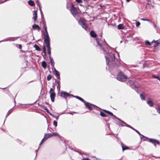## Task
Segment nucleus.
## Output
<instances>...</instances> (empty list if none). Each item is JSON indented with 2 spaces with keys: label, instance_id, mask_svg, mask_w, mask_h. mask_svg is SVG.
<instances>
[{
  "label": "nucleus",
  "instance_id": "nucleus-1",
  "mask_svg": "<svg viewBox=\"0 0 160 160\" xmlns=\"http://www.w3.org/2000/svg\"><path fill=\"white\" fill-rule=\"evenodd\" d=\"M101 38H97L96 41L97 45L96 48L99 49L101 52L105 54L107 53L108 56H105L107 65H108L110 69L118 68L120 65L119 61L116 59L114 54L109 52V46L108 45L104 39L102 38V35L100 36Z\"/></svg>",
  "mask_w": 160,
  "mask_h": 160
},
{
  "label": "nucleus",
  "instance_id": "nucleus-2",
  "mask_svg": "<svg viewBox=\"0 0 160 160\" xmlns=\"http://www.w3.org/2000/svg\"><path fill=\"white\" fill-rule=\"evenodd\" d=\"M49 58L50 59V61L51 63V66H52V68L53 69V68H54V71L55 72V75L56 77L59 80L60 79V74L59 72L57 71L56 69L54 68V65L55 64L54 62L53 58H51V55L49 56Z\"/></svg>",
  "mask_w": 160,
  "mask_h": 160
},
{
  "label": "nucleus",
  "instance_id": "nucleus-3",
  "mask_svg": "<svg viewBox=\"0 0 160 160\" xmlns=\"http://www.w3.org/2000/svg\"><path fill=\"white\" fill-rule=\"evenodd\" d=\"M117 79L121 82H123L126 80L127 76L121 72H119L117 76Z\"/></svg>",
  "mask_w": 160,
  "mask_h": 160
},
{
  "label": "nucleus",
  "instance_id": "nucleus-4",
  "mask_svg": "<svg viewBox=\"0 0 160 160\" xmlns=\"http://www.w3.org/2000/svg\"><path fill=\"white\" fill-rule=\"evenodd\" d=\"M45 32L46 34L45 35H44V42L46 46L50 45V38L49 37L47 29L46 28H45Z\"/></svg>",
  "mask_w": 160,
  "mask_h": 160
},
{
  "label": "nucleus",
  "instance_id": "nucleus-5",
  "mask_svg": "<svg viewBox=\"0 0 160 160\" xmlns=\"http://www.w3.org/2000/svg\"><path fill=\"white\" fill-rule=\"evenodd\" d=\"M79 24L82 26V27L85 30L88 31V28L86 23H85L82 20V19L79 20L78 22Z\"/></svg>",
  "mask_w": 160,
  "mask_h": 160
},
{
  "label": "nucleus",
  "instance_id": "nucleus-6",
  "mask_svg": "<svg viewBox=\"0 0 160 160\" xmlns=\"http://www.w3.org/2000/svg\"><path fill=\"white\" fill-rule=\"evenodd\" d=\"M54 89L51 88L49 91V93L50 94V97L51 101L53 102L54 101V98L55 97V93L54 92Z\"/></svg>",
  "mask_w": 160,
  "mask_h": 160
},
{
  "label": "nucleus",
  "instance_id": "nucleus-7",
  "mask_svg": "<svg viewBox=\"0 0 160 160\" xmlns=\"http://www.w3.org/2000/svg\"><path fill=\"white\" fill-rule=\"evenodd\" d=\"M70 11L73 16L76 15L78 12V9L77 8L75 7L73 5H72Z\"/></svg>",
  "mask_w": 160,
  "mask_h": 160
},
{
  "label": "nucleus",
  "instance_id": "nucleus-8",
  "mask_svg": "<svg viewBox=\"0 0 160 160\" xmlns=\"http://www.w3.org/2000/svg\"><path fill=\"white\" fill-rule=\"evenodd\" d=\"M149 142L153 143L154 145L156 147V144H157L158 145L159 144V142L158 140L152 138H148Z\"/></svg>",
  "mask_w": 160,
  "mask_h": 160
},
{
  "label": "nucleus",
  "instance_id": "nucleus-9",
  "mask_svg": "<svg viewBox=\"0 0 160 160\" xmlns=\"http://www.w3.org/2000/svg\"><path fill=\"white\" fill-rule=\"evenodd\" d=\"M84 103L85 105L86 106V108L90 110H92V107L91 106V105L95 106V107H97V106H96L95 105L91 104L88 102H86L85 101V102H84Z\"/></svg>",
  "mask_w": 160,
  "mask_h": 160
},
{
  "label": "nucleus",
  "instance_id": "nucleus-10",
  "mask_svg": "<svg viewBox=\"0 0 160 160\" xmlns=\"http://www.w3.org/2000/svg\"><path fill=\"white\" fill-rule=\"evenodd\" d=\"M61 96L66 100L67 98L69 97V94L66 92L62 91L61 93Z\"/></svg>",
  "mask_w": 160,
  "mask_h": 160
},
{
  "label": "nucleus",
  "instance_id": "nucleus-11",
  "mask_svg": "<svg viewBox=\"0 0 160 160\" xmlns=\"http://www.w3.org/2000/svg\"><path fill=\"white\" fill-rule=\"evenodd\" d=\"M126 126L127 127H128L131 129H133V130H134L139 135H141V136H142V137H144V136L141 134L140 132L138 131L137 130L135 129H134V128H133V127H132L131 126H130V125H128V124H127L126 125Z\"/></svg>",
  "mask_w": 160,
  "mask_h": 160
},
{
  "label": "nucleus",
  "instance_id": "nucleus-12",
  "mask_svg": "<svg viewBox=\"0 0 160 160\" xmlns=\"http://www.w3.org/2000/svg\"><path fill=\"white\" fill-rule=\"evenodd\" d=\"M32 28L34 30H37L38 31H39L40 28L38 25L34 24L32 26Z\"/></svg>",
  "mask_w": 160,
  "mask_h": 160
},
{
  "label": "nucleus",
  "instance_id": "nucleus-13",
  "mask_svg": "<svg viewBox=\"0 0 160 160\" xmlns=\"http://www.w3.org/2000/svg\"><path fill=\"white\" fill-rule=\"evenodd\" d=\"M122 147V150L123 151L126 150L130 149L128 147L126 146L125 145L123 144L122 142L121 143Z\"/></svg>",
  "mask_w": 160,
  "mask_h": 160
},
{
  "label": "nucleus",
  "instance_id": "nucleus-14",
  "mask_svg": "<svg viewBox=\"0 0 160 160\" xmlns=\"http://www.w3.org/2000/svg\"><path fill=\"white\" fill-rule=\"evenodd\" d=\"M91 36L93 38H95L97 37V34L94 31L92 30L90 32Z\"/></svg>",
  "mask_w": 160,
  "mask_h": 160
},
{
  "label": "nucleus",
  "instance_id": "nucleus-15",
  "mask_svg": "<svg viewBox=\"0 0 160 160\" xmlns=\"http://www.w3.org/2000/svg\"><path fill=\"white\" fill-rule=\"evenodd\" d=\"M40 24L43 25V27L44 28L45 30V28L47 29V27L46 26V23L44 20H42V22H40Z\"/></svg>",
  "mask_w": 160,
  "mask_h": 160
},
{
  "label": "nucleus",
  "instance_id": "nucleus-16",
  "mask_svg": "<svg viewBox=\"0 0 160 160\" xmlns=\"http://www.w3.org/2000/svg\"><path fill=\"white\" fill-rule=\"evenodd\" d=\"M48 48V52L49 55H51V48H50V45L46 46Z\"/></svg>",
  "mask_w": 160,
  "mask_h": 160
},
{
  "label": "nucleus",
  "instance_id": "nucleus-17",
  "mask_svg": "<svg viewBox=\"0 0 160 160\" xmlns=\"http://www.w3.org/2000/svg\"><path fill=\"white\" fill-rule=\"evenodd\" d=\"M103 110L105 112H106V113L108 114L111 115L112 116L114 117V116H115L113 114V113L112 112H110L109 111H108V110H105V109H103Z\"/></svg>",
  "mask_w": 160,
  "mask_h": 160
},
{
  "label": "nucleus",
  "instance_id": "nucleus-18",
  "mask_svg": "<svg viewBox=\"0 0 160 160\" xmlns=\"http://www.w3.org/2000/svg\"><path fill=\"white\" fill-rule=\"evenodd\" d=\"M34 47L38 51H41V48L38 45L36 44H35L34 46Z\"/></svg>",
  "mask_w": 160,
  "mask_h": 160
},
{
  "label": "nucleus",
  "instance_id": "nucleus-19",
  "mask_svg": "<svg viewBox=\"0 0 160 160\" xmlns=\"http://www.w3.org/2000/svg\"><path fill=\"white\" fill-rule=\"evenodd\" d=\"M124 28L123 24H119L118 26V28L119 29H122Z\"/></svg>",
  "mask_w": 160,
  "mask_h": 160
},
{
  "label": "nucleus",
  "instance_id": "nucleus-20",
  "mask_svg": "<svg viewBox=\"0 0 160 160\" xmlns=\"http://www.w3.org/2000/svg\"><path fill=\"white\" fill-rule=\"evenodd\" d=\"M42 67L44 69H45L46 68L47 64L46 62L45 61H43L42 62Z\"/></svg>",
  "mask_w": 160,
  "mask_h": 160
},
{
  "label": "nucleus",
  "instance_id": "nucleus-21",
  "mask_svg": "<svg viewBox=\"0 0 160 160\" xmlns=\"http://www.w3.org/2000/svg\"><path fill=\"white\" fill-rule=\"evenodd\" d=\"M57 82L58 84L57 86V90L59 91L60 90V81L59 80L57 81Z\"/></svg>",
  "mask_w": 160,
  "mask_h": 160
},
{
  "label": "nucleus",
  "instance_id": "nucleus-22",
  "mask_svg": "<svg viewBox=\"0 0 160 160\" xmlns=\"http://www.w3.org/2000/svg\"><path fill=\"white\" fill-rule=\"evenodd\" d=\"M75 98L79 99V100H80V101H82V102L83 103L84 102H85V101L83 99H82V98H81L79 97V96H76L75 97Z\"/></svg>",
  "mask_w": 160,
  "mask_h": 160
},
{
  "label": "nucleus",
  "instance_id": "nucleus-23",
  "mask_svg": "<svg viewBox=\"0 0 160 160\" xmlns=\"http://www.w3.org/2000/svg\"><path fill=\"white\" fill-rule=\"evenodd\" d=\"M129 83H132L133 84H131L130 85V86L132 88H135V89H136V86L133 83V82L131 81H130L129 82Z\"/></svg>",
  "mask_w": 160,
  "mask_h": 160
},
{
  "label": "nucleus",
  "instance_id": "nucleus-24",
  "mask_svg": "<svg viewBox=\"0 0 160 160\" xmlns=\"http://www.w3.org/2000/svg\"><path fill=\"white\" fill-rule=\"evenodd\" d=\"M147 103L150 107H152L153 106V103L152 101L149 100L147 102Z\"/></svg>",
  "mask_w": 160,
  "mask_h": 160
},
{
  "label": "nucleus",
  "instance_id": "nucleus-25",
  "mask_svg": "<svg viewBox=\"0 0 160 160\" xmlns=\"http://www.w3.org/2000/svg\"><path fill=\"white\" fill-rule=\"evenodd\" d=\"M44 135H46L45 136L46 137V139H48L49 138H50L52 136V135L51 133H48V134H45Z\"/></svg>",
  "mask_w": 160,
  "mask_h": 160
},
{
  "label": "nucleus",
  "instance_id": "nucleus-26",
  "mask_svg": "<svg viewBox=\"0 0 160 160\" xmlns=\"http://www.w3.org/2000/svg\"><path fill=\"white\" fill-rule=\"evenodd\" d=\"M28 4L31 6H33L34 5V3L33 1L30 0H29L28 2Z\"/></svg>",
  "mask_w": 160,
  "mask_h": 160
},
{
  "label": "nucleus",
  "instance_id": "nucleus-27",
  "mask_svg": "<svg viewBox=\"0 0 160 160\" xmlns=\"http://www.w3.org/2000/svg\"><path fill=\"white\" fill-rule=\"evenodd\" d=\"M100 115L102 117H103L108 116V115H106L104 112H100Z\"/></svg>",
  "mask_w": 160,
  "mask_h": 160
},
{
  "label": "nucleus",
  "instance_id": "nucleus-28",
  "mask_svg": "<svg viewBox=\"0 0 160 160\" xmlns=\"http://www.w3.org/2000/svg\"><path fill=\"white\" fill-rule=\"evenodd\" d=\"M114 117L115 118L117 119L118 120H119V121H121L123 123H124V124H125V126H126V125L127 124H127L125 122H124L123 121H122V120H121L120 119H119V118L115 116H114Z\"/></svg>",
  "mask_w": 160,
  "mask_h": 160
},
{
  "label": "nucleus",
  "instance_id": "nucleus-29",
  "mask_svg": "<svg viewBox=\"0 0 160 160\" xmlns=\"http://www.w3.org/2000/svg\"><path fill=\"white\" fill-rule=\"evenodd\" d=\"M36 3L37 5L38 6L39 8L40 7H42L41 4L40 2H39V0H37V1L36 2Z\"/></svg>",
  "mask_w": 160,
  "mask_h": 160
},
{
  "label": "nucleus",
  "instance_id": "nucleus-30",
  "mask_svg": "<svg viewBox=\"0 0 160 160\" xmlns=\"http://www.w3.org/2000/svg\"><path fill=\"white\" fill-rule=\"evenodd\" d=\"M52 76L51 75H50V74L48 75L47 77V80L48 81L50 80L52 78Z\"/></svg>",
  "mask_w": 160,
  "mask_h": 160
},
{
  "label": "nucleus",
  "instance_id": "nucleus-31",
  "mask_svg": "<svg viewBox=\"0 0 160 160\" xmlns=\"http://www.w3.org/2000/svg\"><path fill=\"white\" fill-rule=\"evenodd\" d=\"M43 52L44 54H46V46L45 45L43 46Z\"/></svg>",
  "mask_w": 160,
  "mask_h": 160
},
{
  "label": "nucleus",
  "instance_id": "nucleus-32",
  "mask_svg": "<svg viewBox=\"0 0 160 160\" xmlns=\"http://www.w3.org/2000/svg\"><path fill=\"white\" fill-rule=\"evenodd\" d=\"M12 109H10V110L8 111V112L7 114V116H6V117L5 119V121H4V122H5V120H6V118L7 117H8V115H9V114H10L11 113V112H12L11 110H12Z\"/></svg>",
  "mask_w": 160,
  "mask_h": 160
},
{
  "label": "nucleus",
  "instance_id": "nucleus-33",
  "mask_svg": "<svg viewBox=\"0 0 160 160\" xmlns=\"http://www.w3.org/2000/svg\"><path fill=\"white\" fill-rule=\"evenodd\" d=\"M145 42L147 45L149 46H151V43L150 42H149L148 40L145 41Z\"/></svg>",
  "mask_w": 160,
  "mask_h": 160
},
{
  "label": "nucleus",
  "instance_id": "nucleus-34",
  "mask_svg": "<svg viewBox=\"0 0 160 160\" xmlns=\"http://www.w3.org/2000/svg\"><path fill=\"white\" fill-rule=\"evenodd\" d=\"M140 97L141 98V99L142 100H144L145 99V96L144 95L142 94H141L140 95Z\"/></svg>",
  "mask_w": 160,
  "mask_h": 160
},
{
  "label": "nucleus",
  "instance_id": "nucleus-35",
  "mask_svg": "<svg viewBox=\"0 0 160 160\" xmlns=\"http://www.w3.org/2000/svg\"><path fill=\"white\" fill-rule=\"evenodd\" d=\"M41 8H42V7L39 8V10L40 12V13H41V15L42 18H43V17H42L43 13H42V9H41Z\"/></svg>",
  "mask_w": 160,
  "mask_h": 160
},
{
  "label": "nucleus",
  "instance_id": "nucleus-36",
  "mask_svg": "<svg viewBox=\"0 0 160 160\" xmlns=\"http://www.w3.org/2000/svg\"><path fill=\"white\" fill-rule=\"evenodd\" d=\"M153 78H157L158 79H159V78H160L159 76H156L155 75H153L152 76Z\"/></svg>",
  "mask_w": 160,
  "mask_h": 160
},
{
  "label": "nucleus",
  "instance_id": "nucleus-37",
  "mask_svg": "<svg viewBox=\"0 0 160 160\" xmlns=\"http://www.w3.org/2000/svg\"><path fill=\"white\" fill-rule=\"evenodd\" d=\"M157 112L160 114V106L157 108Z\"/></svg>",
  "mask_w": 160,
  "mask_h": 160
},
{
  "label": "nucleus",
  "instance_id": "nucleus-38",
  "mask_svg": "<svg viewBox=\"0 0 160 160\" xmlns=\"http://www.w3.org/2000/svg\"><path fill=\"white\" fill-rule=\"evenodd\" d=\"M33 16H37V11L35 10H34L33 11Z\"/></svg>",
  "mask_w": 160,
  "mask_h": 160
},
{
  "label": "nucleus",
  "instance_id": "nucleus-39",
  "mask_svg": "<svg viewBox=\"0 0 160 160\" xmlns=\"http://www.w3.org/2000/svg\"><path fill=\"white\" fill-rule=\"evenodd\" d=\"M53 124L56 127H57V122L56 121H54L53 122Z\"/></svg>",
  "mask_w": 160,
  "mask_h": 160
},
{
  "label": "nucleus",
  "instance_id": "nucleus-40",
  "mask_svg": "<svg viewBox=\"0 0 160 160\" xmlns=\"http://www.w3.org/2000/svg\"><path fill=\"white\" fill-rule=\"evenodd\" d=\"M52 136H58V134L57 133L53 132L52 133Z\"/></svg>",
  "mask_w": 160,
  "mask_h": 160
},
{
  "label": "nucleus",
  "instance_id": "nucleus-41",
  "mask_svg": "<svg viewBox=\"0 0 160 160\" xmlns=\"http://www.w3.org/2000/svg\"><path fill=\"white\" fill-rule=\"evenodd\" d=\"M140 23L139 22H136V26L137 27H138L140 25Z\"/></svg>",
  "mask_w": 160,
  "mask_h": 160
},
{
  "label": "nucleus",
  "instance_id": "nucleus-42",
  "mask_svg": "<svg viewBox=\"0 0 160 160\" xmlns=\"http://www.w3.org/2000/svg\"><path fill=\"white\" fill-rule=\"evenodd\" d=\"M46 135H44V137L42 140V141L43 142V141H46L47 139H46Z\"/></svg>",
  "mask_w": 160,
  "mask_h": 160
},
{
  "label": "nucleus",
  "instance_id": "nucleus-43",
  "mask_svg": "<svg viewBox=\"0 0 160 160\" xmlns=\"http://www.w3.org/2000/svg\"><path fill=\"white\" fill-rule=\"evenodd\" d=\"M75 1L77 2L78 3H80L82 2V0H75Z\"/></svg>",
  "mask_w": 160,
  "mask_h": 160
},
{
  "label": "nucleus",
  "instance_id": "nucleus-44",
  "mask_svg": "<svg viewBox=\"0 0 160 160\" xmlns=\"http://www.w3.org/2000/svg\"><path fill=\"white\" fill-rule=\"evenodd\" d=\"M84 1L85 4L88 5L89 0H84Z\"/></svg>",
  "mask_w": 160,
  "mask_h": 160
},
{
  "label": "nucleus",
  "instance_id": "nucleus-45",
  "mask_svg": "<svg viewBox=\"0 0 160 160\" xmlns=\"http://www.w3.org/2000/svg\"><path fill=\"white\" fill-rule=\"evenodd\" d=\"M155 43H156V46H158L159 44V42H158V40H157V42H156Z\"/></svg>",
  "mask_w": 160,
  "mask_h": 160
},
{
  "label": "nucleus",
  "instance_id": "nucleus-46",
  "mask_svg": "<svg viewBox=\"0 0 160 160\" xmlns=\"http://www.w3.org/2000/svg\"><path fill=\"white\" fill-rule=\"evenodd\" d=\"M37 18V16H33L32 18L34 20V21H35L36 19Z\"/></svg>",
  "mask_w": 160,
  "mask_h": 160
},
{
  "label": "nucleus",
  "instance_id": "nucleus-47",
  "mask_svg": "<svg viewBox=\"0 0 160 160\" xmlns=\"http://www.w3.org/2000/svg\"><path fill=\"white\" fill-rule=\"evenodd\" d=\"M18 48L20 49H22V46L21 45V44H19V46L18 47Z\"/></svg>",
  "mask_w": 160,
  "mask_h": 160
},
{
  "label": "nucleus",
  "instance_id": "nucleus-48",
  "mask_svg": "<svg viewBox=\"0 0 160 160\" xmlns=\"http://www.w3.org/2000/svg\"><path fill=\"white\" fill-rule=\"evenodd\" d=\"M141 20H142L143 21H149V20H148V19H143V18H142V19H141Z\"/></svg>",
  "mask_w": 160,
  "mask_h": 160
},
{
  "label": "nucleus",
  "instance_id": "nucleus-49",
  "mask_svg": "<svg viewBox=\"0 0 160 160\" xmlns=\"http://www.w3.org/2000/svg\"><path fill=\"white\" fill-rule=\"evenodd\" d=\"M49 114L50 115L52 116L53 118H55V117L56 116H54L53 114H52V113H49Z\"/></svg>",
  "mask_w": 160,
  "mask_h": 160
},
{
  "label": "nucleus",
  "instance_id": "nucleus-50",
  "mask_svg": "<svg viewBox=\"0 0 160 160\" xmlns=\"http://www.w3.org/2000/svg\"><path fill=\"white\" fill-rule=\"evenodd\" d=\"M82 160H90L89 159L87 158H83Z\"/></svg>",
  "mask_w": 160,
  "mask_h": 160
},
{
  "label": "nucleus",
  "instance_id": "nucleus-51",
  "mask_svg": "<svg viewBox=\"0 0 160 160\" xmlns=\"http://www.w3.org/2000/svg\"><path fill=\"white\" fill-rule=\"evenodd\" d=\"M70 96H71V97H75L76 96H74L72 94H69V97Z\"/></svg>",
  "mask_w": 160,
  "mask_h": 160
},
{
  "label": "nucleus",
  "instance_id": "nucleus-52",
  "mask_svg": "<svg viewBox=\"0 0 160 160\" xmlns=\"http://www.w3.org/2000/svg\"><path fill=\"white\" fill-rule=\"evenodd\" d=\"M157 42V40H156V41H155V40H153L152 41V43H153V42H154V43H155V42Z\"/></svg>",
  "mask_w": 160,
  "mask_h": 160
},
{
  "label": "nucleus",
  "instance_id": "nucleus-53",
  "mask_svg": "<svg viewBox=\"0 0 160 160\" xmlns=\"http://www.w3.org/2000/svg\"><path fill=\"white\" fill-rule=\"evenodd\" d=\"M59 116H55V118L57 120H58V118Z\"/></svg>",
  "mask_w": 160,
  "mask_h": 160
},
{
  "label": "nucleus",
  "instance_id": "nucleus-54",
  "mask_svg": "<svg viewBox=\"0 0 160 160\" xmlns=\"http://www.w3.org/2000/svg\"><path fill=\"white\" fill-rule=\"evenodd\" d=\"M43 143V141H41V142H40V144H39V145L41 146Z\"/></svg>",
  "mask_w": 160,
  "mask_h": 160
},
{
  "label": "nucleus",
  "instance_id": "nucleus-55",
  "mask_svg": "<svg viewBox=\"0 0 160 160\" xmlns=\"http://www.w3.org/2000/svg\"><path fill=\"white\" fill-rule=\"evenodd\" d=\"M46 111L47 112H48V113H50L49 112V110L48 108L47 109V110H46Z\"/></svg>",
  "mask_w": 160,
  "mask_h": 160
},
{
  "label": "nucleus",
  "instance_id": "nucleus-56",
  "mask_svg": "<svg viewBox=\"0 0 160 160\" xmlns=\"http://www.w3.org/2000/svg\"><path fill=\"white\" fill-rule=\"evenodd\" d=\"M8 41V40H3L1 41H0V42H3V41Z\"/></svg>",
  "mask_w": 160,
  "mask_h": 160
},
{
  "label": "nucleus",
  "instance_id": "nucleus-57",
  "mask_svg": "<svg viewBox=\"0 0 160 160\" xmlns=\"http://www.w3.org/2000/svg\"><path fill=\"white\" fill-rule=\"evenodd\" d=\"M42 55L43 56V58H45V56H46V54H44V55H42Z\"/></svg>",
  "mask_w": 160,
  "mask_h": 160
},
{
  "label": "nucleus",
  "instance_id": "nucleus-58",
  "mask_svg": "<svg viewBox=\"0 0 160 160\" xmlns=\"http://www.w3.org/2000/svg\"><path fill=\"white\" fill-rule=\"evenodd\" d=\"M47 108L46 107H44V109L45 110H47Z\"/></svg>",
  "mask_w": 160,
  "mask_h": 160
},
{
  "label": "nucleus",
  "instance_id": "nucleus-59",
  "mask_svg": "<svg viewBox=\"0 0 160 160\" xmlns=\"http://www.w3.org/2000/svg\"><path fill=\"white\" fill-rule=\"evenodd\" d=\"M38 150V149H37V150H36V157L37 156V153Z\"/></svg>",
  "mask_w": 160,
  "mask_h": 160
},
{
  "label": "nucleus",
  "instance_id": "nucleus-60",
  "mask_svg": "<svg viewBox=\"0 0 160 160\" xmlns=\"http://www.w3.org/2000/svg\"><path fill=\"white\" fill-rule=\"evenodd\" d=\"M2 0H1V1H0V3H2V2H5V1H3V2H1V1H2Z\"/></svg>",
  "mask_w": 160,
  "mask_h": 160
},
{
  "label": "nucleus",
  "instance_id": "nucleus-61",
  "mask_svg": "<svg viewBox=\"0 0 160 160\" xmlns=\"http://www.w3.org/2000/svg\"><path fill=\"white\" fill-rule=\"evenodd\" d=\"M131 0H126V1L127 2H129Z\"/></svg>",
  "mask_w": 160,
  "mask_h": 160
},
{
  "label": "nucleus",
  "instance_id": "nucleus-62",
  "mask_svg": "<svg viewBox=\"0 0 160 160\" xmlns=\"http://www.w3.org/2000/svg\"><path fill=\"white\" fill-rule=\"evenodd\" d=\"M153 25L155 28H156V26L153 23Z\"/></svg>",
  "mask_w": 160,
  "mask_h": 160
},
{
  "label": "nucleus",
  "instance_id": "nucleus-63",
  "mask_svg": "<svg viewBox=\"0 0 160 160\" xmlns=\"http://www.w3.org/2000/svg\"><path fill=\"white\" fill-rule=\"evenodd\" d=\"M121 124V125L122 126H125V125H122V124Z\"/></svg>",
  "mask_w": 160,
  "mask_h": 160
},
{
  "label": "nucleus",
  "instance_id": "nucleus-64",
  "mask_svg": "<svg viewBox=\"0 0 160 160\" xmlns=\"http://www.w3.org/2000/svg\"><path fill=\"white\" fill-rule=\"evenodd\" d=\"M158 79L159 80V81L160 82V78H159V79Z\"/></svg>",
  "mask_w": 160,
  "mask_h": 160
}]
</instances>
